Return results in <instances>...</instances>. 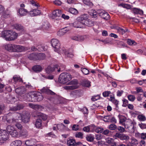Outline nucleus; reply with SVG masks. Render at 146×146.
Segmentation results:
<instances>
[{"mask_svg": "<svg viewBox=\"0 0 146 146\" xmlns=\"http://www.w3.org/2000/svg\"><path fill=\"white\" fill-rule=\"evenodd\" d=\"M113 139L112 138L110 137H108L106 139V142L110 144L112 142V141H113Z\"/></svg>", "mask_w": 146, "mask_h": 146, "instance_id": "338daca9", "label": "nucleus"}, {"mask_svg": "<svg viewBox=\"0 0 146 146\" xmlns=\"http://www.w3.org/2000/svg\"><path fill=\"white\" fill-rule=\"evenodd\" d=\"M85 25L88 26L89 27H91L94 25V23L91 20L88 19V18H87V19L86 21Z\"/></svg>", "mask_w": 146, "mask_h": 146, "instance_id": "37998d69", "label": "nucleus"}, {"mask_svg": "<svg viewBox=\"0 0 146 146\" xmlns=\"http://www.w3.org/2000/svg\"><path fill=\"white\" fill-rule=\"evenodd\" d=\"M27 11L25 9L20 8L19 10V13L21 16H24L27 15Z\"/></svg>", "mask_w": 146, "mask_h": 146, "instance_id": "c85d7f7f", "label": "nucleus"}, {"mask_svg": "<svg viewBox=\"0 0 146 146\" xmlns=\"http://www.w3.org/2000/svg\"><path fill=\"white\" fill-rule=\"evenodd\" d=\"M71 79V76L68 74L62 73L61 74L59 78L58 81L60 83L62 84H66Z\"/></svg>", "mask_w": 146, "mask_h": 146, "instance_id": "7ed1b4c3", "label": "nucleus"}, {"mask_svg": "<svg viewBox=\"0 0 146 146\" xmlns=\"http://www.w3.org/2000/svg\"><path fill=\"white\" fill-rule=\"evenodd\" d=\"M37 96L35 97V99L37 100V101H40L43 99V96L40 93H38Z\"/></svg>", "mask_w": 146, "mask_h": 146, "instance_id": "a18cd8bd", "label": "nucleus"}, {"mask_svg": "<svg viewBox=\"0 0 146 146\" xmlns=\"http://www.w3.org/2000/svg\"><path fill=\"white\" fill-rule=\"evenodd\" d=\"M40 28L44 32L48 33L50 30L51 26L47 21H44L42 22Z\"/></svg>", "mask_w": 146, "mask_h": 146, "instance_id": "0eeeda50", "label": "nucleus"}, {"mask_svg": "<svg viewBox=\"0 0 146 146\" xmlns=\"http://www.w3.org/2000/svg\"><path fill=\"white\" fill-rule=\"evenodd\" d=\"M90 129V132H92L95 131L96 126L92 124L89 125Z\"/></svg>", "mask_w": 146, "mask_h": 146, "instance_id": "8fccbe9b", "label": "nucleus"}, {"mask_svg": "<svg viewBox=\"0 0 146 146\" xmlns=\"http://www.w3.org/2000/svg\"><path fill=\"white\" fill-rule=\"evenodd\" d=\"M33 70L36 72H40L42 70V68L40 66L37 65L33 67Z\"/></svg>", "mask_w": 146, "mask_h": 146, "instance_id": "bb28decb", "label": "nucleus"}, {"mask_svg": "<svg viewBox=\"0 0 146 146\" xmlns=\"http://www.w3.org/2000/svg\"><path fill=\"white\" fill-rule=\"evenodd\" d=\"M13 79L14 80V81L15 82L17 81L20 82L22 80L21 79L17 76H14L13 77Z\"/></svg>", "mask_w": 146, "mask_h": 146, "instance_id": "052dcab7", "label": "nucleus"}, {"mask_svg": "<svg viewBox=\"0 0 146 146\" xmlns=\"http://www.w3.org/2000/svg\"><path fill=\"white\" fill-rule=\"evenodd\" d=\"M86 138L87 141L91 142L93 141L94 139V137L92 135H88L86 137Z\"/></svg>", "mask_w": 146, "mask_h": 146, "instance_id": "49530a36", "label": "nucleus"}, {"mask_svg": "<svg viewBox=\"0 0 146 146\" xmlns=\"http://www.w3.org/2000/svg\"><path fill=\"white\" fill-rule=\"evenodd\" d=\"M23 106L22 105H19L17 106L16 107H15L11 108V110L12 111H16L20 110L23 108Z\"/></svg>", "mask_w": 146, "mask_h": 146, "instance_id": "a19ab883", "label": "nucleus"}, {"mask_svg": "<svg viewBox=\"0 0 146 146\" xmlns=\"http://www.w3.org/2000/svg\"><path fill=\"white\" fill-rule=\"evenodd\" d=\"M13 28L19 31L23 32L24 31L23 27L20 24H15L13 25Z\"/></svg>", "mask_w": 146, "mask_h": 146, "instance_id": "4be33fe9", "label": "nucleus"}, {"mask_svg": "<svg viewBox=\"0 0 146 146\" xmlns=\"http://www.w3.org/2000/svg\"><path fill=\"white\" fill-rule=\"evenodd\" d=\"M56 126L57 129L59 131H64V127H65V125L63 123L58 124L56 125Z\"/></svg>", "mask_w": 146, "mask_h": 146, "instance_id": "ea45409f", "label": "nucleus"}, {"mask_svg": "<svg viewBox=\"0 0 146 146\" xmlns=\"http://www.w3.org/2000/svg\"><path fill=\"white\" fill-rule=\"evenodd\" d=\"M103 129L101 127H96L95 130V131L97 133H101L103 132Z\"/></svg>", "mask_w": 146, "mask_h": 146, "instance_id": "680f3d73", "label": "nucleus"}, {"mask_svg": "<svg viewBox=\"0 0 146 146\" xmlns=\"http://www.w3.org/2000/svg\"><path fill=\"white\" fill-rule=\"evenodd\" d=\"M68 31V30L65 29L60 30L57 33V35L59 36H61L64 35Z\"/></svg>", "mask_w": 146, "mask_h": 146, "instance_id": "393cba45", "label": "nucleus"}, {"mask_svg": "<svg viewBox=\"0 0 146 146\" xmlns=\"http://www.w3.org/2000/svg\"><path fill=\"white\" fill-rule=\"evenodd\" d=\"M81 23L77 20V18L75 22L71 24L70 25L76 28H82L84 27L82 25Z\"/></svg>", "mask_w": 146, "mask_h": 146, "instance_id": "f3484780", "label": "nucleus"}, {"mask_svg": "<svg viewBox=\"0 0 146 146\" xmlns=\"http://www.w3.org/2000/svg\"><path fill=\"white\" fill-rule=\"evenodd\" d=\"M60 68L59 66L56 65L54 66H48L46 69V72L48 74L50 73L56 71V70L58 72H60Z\"/></svg>", "mask_w": 146, "mask_h": 146, "instance_id": "1a4fd4ad", "label": "nucleus"}, {"mask_svg": "<svg viewBox=\"0 0 146 146\" xmlns=\"http://www.w3.org/2000/svg\"><path fill=\"white\" fill-rule=\"evenodd\" d=\"M54 51L57 52L60 54H63V55L66 54L67 50L66 49L63 47H60L59 46V48L56 49H54Z\"/></svg>", "mask_w": 146, "mask_h": 146, "instance_id": "2eb2a0df", "label": "nucleus"}, {"mask_svg": "<svg viewBox=\"0 0 146 146\" xmlns=\"http://www.w3.org/2000/svg\"><path fill=\"white\" fill-rule=\"evenodd\" d=\"M67 84L70 85L66 86L64 87V88L66 90L75 89L78 87V82L77 80H72L68 82Z\"/></svg>", "mask_w": 146, "mask_h": 146, "instance_id": "20e7f679", "label": "nucleus"}, {"mask_svg": "<svg viewBox=\"0 0 146 146\" xmlns=\"http://www.w3.org/2000/svg\"><path fill=\"white\" fill-rule=\"evenodd\" d=\"M88 16L86 15H84L77 18V20L80 22L81 24L83 26L86 23V21L87 19Z\"/></svg>", "mask_w": 146, "mask_h": 146, "instance_id": "4468645a", "label": "nucleus"}, {"mask_svg": "<svg viewBox=\"0 0 146 146\" xmlns=\"http://www.w3.org/2000/svg\"><path fill=\"white\" fill-rule=\"evenodd\" d=\"M117 127L116 125L114 124H112L109 125V128L111 130H115Z\"/></svg>", "mask_w": 146, "mask_h": 146, "instance_id": "5fc2aeb1", "label": "nucleus"}, {"mask_svg": "<svg viewBox=\"0 0 146 146\" xmlns=\"http://www.w3.org/2000/svg\"><path fill=\"white\" fill-rule=\"evenodd\" d=\"M118 117L119 120V123L123 125V124H124L127 119L124 116L120 115H119Z\"/></svg>", "mask_w": 146, "mask_h": 146, "instance_id": "aec40b11", "label": "nucleus"}, {"mask_svg": "<svg viewBox=\"0 0 146 146\" xmlns=\"http://www.w3.org/2000/svg\"><path fill=\"white\" fill-rule=\"evenodd\" d=\"M119 5L128 9H130L131 8L130 5L127 4L121 3Z\"/></svg>", "mask_w": 146, "mask_h": 146, "instance_id": "09e8293b", "label": "nucleus"}, {"mask_svg": "<svg viewBox=\"0 0 146 146\" xmlns=\"http://www.w3.org/2000/svg\"><path fill=\"white\" fill-rule=\"evenodd\" d=\"M75 143V140L73 139H68L67 143L68 146H74Z\"/></svg>", "mask_w": 146, "mask_h": 146, "instance_id": "7c9ffc66", "label": "nucleus"}, {"mask_svg": "<svg viewBox=\"0 0 146 146\" xmlns=\"http://www.w3.org/2000/svg\"><path fill=\"white\" fill-rule=\"evenodd\" d=\"M1 36L7 41H12L17 38L18 34L11 30H5L2 32Z\"/></svg>", "mask_w": 146, "mask_h": 146, "instance_id": "f257e3e1", "label": "nucleus"}, {"mask_svg": "<svg viewBox=\"0 0 146 146\" xmlns=\"http://www.w3.org/2000/svg\"><path fill=\"white\" fill-rule=\"evenodd\" d=\"M111 118V116L110 115L105 116L104 117V120L105 121H108V120Z\"/></svg>", "mask_w": 146, "mask_h": 146, "instance_id": "774afa93", "label": "nucleus"}, {"mask_svg": "<svg viewBox=\"0 0 146 146\" xmlns=\"http://www.w3.org/2000/svg\"><path fill=\"white\" fill-rule=\"evenodd\" d=\"M35 142L32 139H31L26 141L25 142V144L28 146H33L35 144Z\"/></svg>", "mask_w": 146, "mask_h": 146, "instance_id": "72a5a7b5", "label": "nucleus"}, {"mask_svg": "<svg viewBox=\"0 0 146 146\" xmlns=\"http://www.w3.org/2000/svg\"><path fill=\"white\" fill-rule=\"evenodd\" d=\"M31 4L33 6L36 8H38L39 6L38 3L35 2L34 1H31Z\"/></svg>", "mask_w": 146, "mask_h": 146, "instance_id": "e2e57ef3", "label": "nucleus"}, {"mask_svg": "<svg viewBox=\"0 0 146 146\" xmlns=\"http://www.w3.org/2000/svg\"><path fill=\"white\" fill-rule=\"evenodd\" d=\"M125 127H123L119 126L117 128L118 130L121 132H126V131L125 130Z\"/></svg>", "mask_w": 146, "mask_h": 146, "instance_id": "4d7b16f0", "label": "nucleus"}, {"mask_svg": "<svg viewBox=\"0 0 146 146\" xmlns=\"http://www.w3.org/2000/svg\"><path fill=\"white\" fill-rule=\"evenodd\" d=\"M13 52H20L23 51L24 50V47L13 44Z\"/></svg>", "mask_w": 146, "mask_h": 146, "instance_id": "f8f14e48", "label": "nucleus"}, {"mask_svg": "<svg viewBox=\"0 0 146 146\" xmlns=\"http://www.w3.org/2000/svg\"><path fill=\"white\" fill-rule=\"evenodd\" d=\"M3 47L5 50L10 52H13V44H6L4 45Z\"/></svg>", "mask_w": 146, "mask_h": 146, "instance_id": "6ab92c4d", "label": "nucleus"}, {"mask_svg": "<svg viewBox=\"0 0 146 146\" xmlns=\"http://www.w3.org/2000/svg\"><path fill=\"white\" fill-rule=\"evenodd\" d=\"M29 106L31 108L34 109L36 110H37L39 111H40L43 109L42 107L41 106L34 105L31 103L29 104Z\"/></svg>", "mask_w": 146, "mask_h": 146, "instance_id": "412c9836", "label": "nucleus"}, {"mask_svg": "<svg viewBox=\"0 0 146 146\" xmlns=\"http://www.w3.org/2000/svg\"><path fill=\"white\" fill-rule=\"evenodd\" d=\"M37 115L44 120H46L47 118V116L46 115L41 113H39Z\"/></svg>", "mask_w": 146, "mask_h": 146, "instance_id": "c03bdc74", "label": "nucleus"}, {"mask_svg": "<svg viewBox=\"0 0 146 146\" xmlns=\"http://www.w3.org/2000/svg\"><path fill=\"white\" fill-rule=\"evenodd\" d=\"M110 98L109 100L113 103L115 105H117L118 104V101L115 99L114 96L113 95H110Z\"/></svg>", "mask_w": 146, "mask_h": 146, "instance_id": "473e14b6", "label": "nucleus"}, {"mask_svg": "<svg viewBox=\"0 0 146 146\" xmlns=\"http://www.w3.org/2000/svg\"><path fill=\"white\" fill-rule=\"evenodd\" d=\"M111 94V92L110 91H106L105 92H104L102 94L103 96L104 97H107V96H110V94Z\"/></svg>", "mask_w": 146, "mask_h": 146, "instance_id": "6e6d98bb", "label": "nucleus"}, {"mask_svg": "<svg viewBox=\"0 0 146 146\" xmlns=\"http://www.w3.org/2000/svg\"><path fill=\"white\" fill-rule=\"evenodd\" d=\"M22 142L20 140H15L13 141L11 144L10 146H21Z\"/></svg>", "mask_w": 146, "mask_h": 146, "instance_id": "a878e982", "label": "nucleus"}, {"mask_svg": "<svg viewBox=\"0 0 146 146\" xmlns=\"http://www.w3.org/2000/svg\"><path fill=\"white\" fill-rule=\"evenodd\" d=\"M137 118L139 120L141 121H145L146 119L145 116L143 115H138Z\"/></svg>", "mask_w": 146, "mask_h": 146, "instance_id": "de8ad7c7", "label": "nucleus"}, {"mask_svg": "<svg viewBox=\"0 0 146 146\" xmlns=\"http://www.w3.org/2000/svg\"><path fill=\"white\" fill-rule=\"evenodd\" d=\"M18 120L19 119L17 116V113H16V115L15 116L14 118H7V122L9 124L14 123L15 122H18Z\"/></svg>", "mask_w": 146, "mask_h": 146, "instance_id": "a211bd4d", "label": "nucleus"}, {"mask_svg": "<svg viewBox=\"0 0 146 146\" xmlns=\"http://www.w3.org/2000/svg\"><path fill=\"white\" fill-rule=\"evenodd\" d=\"M45 57V55L44 54L40 53L36 54V58L37 60H43Z\"/></svg>", "mask_w": 146, "mask_h": 146, "instance_id": "e433bc0d", "label": "nucleus"}, {"mask_svg": "<svg viewBox=\"0 0 146 146\" xmlns=\"http://www.w3.org/2000/svg\"><path fill=\"white\" fill-rule=\"evenodd\" d=\"M7 132L13 137H16L18 136V133L17 130L13 126L8 125L7 127Z\"/></svg>", "mask_w": 146, "mask_h": 146, "instance_id": "423d86ee", "label": "nucleus"}, {"mask_svg": "<svg viewBox=\"0 0 146 146\" xmlns=\"http://www.w3.org/2000/svg\"><path fill=\"white\" fill-rule=\"evenodd\" d=\"M82 85L85 87H89L91 86L90 82L88 80H84L83 81Z\"/></svg>", "mask_w": 146, "mask_h": 146, "instance_id": "4c0bfd02", "label": "nucleus"}, {"mask_svg": "<svg viewBox=\"0 0 146 146\" xmlns=\"http://www.w3.org/2000/svg\"><path fill=\"white\" fill-rule=\"evenodd\" d=\"M17 116L19 120H21L24 122L27 123L28 122L30 119V115L29 113H26L25 114L22 115L21 114L17 113Z\"/></svg>", "mask_w": 146, "mask_h": 146, "instance_id": "6e6552de", "label": "nucleus"}, {"mask_svg": "<svg viewBox=\"0 0 146 146\" xmlns=\"http://www.w3.org/2000/svg\"><path fill=\"white\" fill-rule=\"evenodd\" d=\"M98 14L102 18L107 20L110 18V16L108 13L103 10H98Z\"/></svg>", "mask_w": 146, "mask_h": 146, "instance_id": "9b49d317", "label": "nucleus"}, {"mask_svg": "<svg viewBox=\"0 0 146 146\" xmlns=\"http://www.w3.org/2000/svg\"><path fill=\"white\" fill-rule=\"evenodd\" d=\"M127 42L129 45L131 46L135 45L137 44L134 40L129 39L127 40Z\"/></svg>", "mask_w": 146, "mask_h": 146, "instance_id": "79ce46f5", "label": "nucleus"}, {"mask_svg": "<svg viewBox=\"0 0 146 146\" xmlns=\"http://www.w3.org/2000/svg\"><path fill=\"white\" fill-rule=\"evenodd\" d=\"M38 50L39 51H44V47L41 45H38L37 46Z\"/></svg>", "mask_w": 146, "mask_h": 146, "instance_id": "13d9d810", "label": "nucleus"}, {"mask_svg": "<svg viewBox=\"0 0 146 146\" xmlns=\"http://www.w3.org/2000/svg\"><path fill=\"white\" fill-rule=\"evenodd\" d=\"M114 136L116 137L119 138L122 140H125L126 141L128 140L130 137L127 135L125 134H121L119 133H116Z\"/></svg>", "mask_w": 146, "mask_h": 146, "instance_id": "9d476101", "label": "nucleus"}, {"mask_svg": "<svg viewBox=\"0 0 146 146\" xmlns=\"http://www.w3.org/2000/svg\"><path fill=\"white\" fill-rule=\"evenodd\" d=\"M132 10L133 13L135 14H140L141 15H142L143 14V11L142 10L139 9L133 8Z\"/></svg>", "mask_w": 146, "mask_h": 146, "instance_id": "b1692460", "label": "nucleus"}, {"mask_svg": "<svg viewBox=\"0 0 146 146\" xmlns=\"http://www.w3.org/2000/svg\"><path fill=\"white\" fill-rule=\"evenodd\" d=\"M117 31L119 34L123 35L125 33L126 31L123 29L119 27L117 28Z\"/></svg>", "mask_w": 146, "mask_h": 146, "instance_id": "603ef678", "label": "nucleus"}, {"mask_svg": "<svg viewBox=\"0 0 146 146\" xmlns=\"http://www.w3.org/2000/svg\"><path fill=\"white\" fill-rule=\"evenodd\" d=\"M69 12L71 13L76 15L78 13V11L76 9L73 8H70L69 9Z\"/></svg>", "mask_w": 146, "mask_h": 146, "instance_id": "c9c22d12", "label": "nucleus"}, {"mask_svg": "<svg viewBox=\"0 0 146 146\" xmlns=\"http://www.w3.org/2000/svg\"><path fill=\"white\" fill-rule=\"evenodd\" d=\"M131 142L132 144L134 145L137 144L138 143L137 140L134 138H132L131 139Z\"/></svg>", "mask_w": 146, "mask_h": 146, "instance_id": "bf43d9fd", "label": "nucleus"}, {"mask_svg": "<svg viewBox=\"0 0 146 146\" xmlns=\"http://www.w3.org/2000/svg\"><path fill=\"white\" fill-rule=\"evenodd\" d=\"M90 15L93 18H96L98 14V11L97 12L95 10H92L89 12Z\"/></svg>", "mask_w": 146, "mask_h": 146, "instance_id": "2f4dec72", "label": "nucleus"}, {"mask_svg": "<svg viewBox=\"0 0 146 146\" xmlns=\"http://www.w3.org/2000/svg\"><path fill=\"white\" fill-rule=\"evenodd\" d=\"M8 133L5 130L0 131V145L3 144L8 139Z\"/></svg>", "mask_w": 146, "mask_h": 146, "instance_id": "39448f33", "label": "nucleus"}, {"mask_svg": "<svg viewBox=\"0 0 146 146\" xmlns=\"http://www.w3.org/2000/svg\"><path fill=\"white\" fill-rule=\"evenodd\" d=\"M140 138L143 140L146 139V133H141Z\"/></svg>", "mask_w": 146, "mask_h": 146, "instance_id": "69168bd1", "label": "nucleus"}, {"mask_svg": "<svg viewBox=\"0 0 146 146\" xmlns=\"http://www.w3.org/2000/svg\"><path fill=\"white\" fill-rule=\"evenodd\" d=\"M62 13V12L61 10L56 9L52 13V15L55 17H59Z\"/></svg>", "mask_w": 146, "mask_h": 146, "instance_id": "cd10ccee", "label": "nucleus"}, {"mask_svg": "<svg viewBox=\"0 0 146 146\" xmlns=\"http://www.w3.org/2000/svg\"><path fill=\"white\" fill-rule=\"evenodd\" d=\"M81 70L82 73L85 75H88L89 74V71L87 69L85 68H82Z\"/></svg>", "mask_w": 146, "mask_h": 146, "instance_id": "3c124183", "label": "nucleus"}, {"mask_svg": "<svg viewBox=\"0 0 146 146\" xmlns=\"http://www.w3.org/2000/svg\"><path fill=\"white\" fill-rule=\"evenodd\" d=\"M51 43L52 46L54 49L59 48L60 45L59 41L55 38H53L51 40Z\"/></svg>", "mask_w": 146, "mask_h": 146, "instance_id": "ddd939ff", "label": "nucleus"}, {"mask_svg": "<svg viewBox=\"0 0 146 146\" xmlns=\"http://www.w3.org/2000/svg\"><path fill=\"white\" fill-rule=\"evenodd\" d=\"M136 124V123L134 120L128 119L124 123V124L123 125L128 132L132 133L135 131V126Z\"/></svg>", "mask_w": 146, "mask_h": 146, "instance_id": "f03ea898", "label": "nucleus"}, {"mask_svg": "<svg viewBox=\"0 0 146 146\" xmlns=\"http://www.w3.org/2000/svg\"><path fill=\"white\" fill-rule=\"evenodd\" d=\"M83 2L84 4L88 6H92L93 4L89 0H83Z\"/></svg>", "mask_w": 146, "mask_h": 146, "instance_id": "864d4df0", "label": "nucleus"}, {"mask_svg": "<svg viewBox=\"0 0 146 146\" xmlns=\"http://www.w3.org/2000/svg\"><path fill=\"white\" fill-rule=\"evenodd\" d=\"M28 58L30 60H37V58H36V54L35 53L30 54L28 56Z\"/></svg>", "mask_w": 146, "mask_h": 146, "instance_id": "f704fd0d", "label": "nucleus"}, {"mask_svg": "<svg viewBox=\"0 0 146 146\" xmlns=\"http://www.w3.org/2000/svg\"><path fill=\"white\" fill-rule=\"evenodd\" d=\"M40 91L42 93H45L48 94H51L53 95L54 94V93L51 91L50 90L48 89L46 87H44L42 89H41Z\"/></svg>", "mask_w": 146, "mask_h": 146, "instance_id": "5701e85b", "label": "nucleus"}, {"mask_svg": "<svg viewBox=\"0 0 146 146\" xmlns=\"http://www.w3.org/2000/svg\"><path fill=\"white\" fill-rule=\"evenodd\" d=\"M128 100L131 101H133L135 98V97L133 95H129L128 97Z\"/></svg>", "mask_w": 146, "mask_h": 146, "instance_id": "0e129e2a", "label": "nucleus"}, {"mask_svg": "<svg viewBox=\"0 0 146 146\" xmlns=\"http://www.w3.org/2000/svg\"><path fill=\"white\" fill-rule=\"evenodd\" d=\"M25 91V89L24 87L18 88L16 89L15 92L18 94H22Z\"/></svg>", "mask_w": 146, "mask_h": 146, "instance_id": "c756f323", "label": "nucleus"}, {"mask_svg": "<svg viewBox=\"0 0 146 146\" xmlns=\"http://www.w3.org/2000/svg\"><path fill=\"white\" fill-rule=\"evenodd\" d=\"M35 125L37 128H40L42 125L41 120L40 119H38L36 121Z\"/></svg>", "mask_w": 146, "mask_h": 146, "instance_id": "58836bf2", "label": "nucleus"}, {"mask_svg": "<svg viewBox=\"0 0 146 146\" xmlns=\"http://www.w3.org/2000/svg\"><path fill=\"white\" fill-rule=\"evenodd\" d=\"M29 13L31 16L34 17L40 15L41 11L38 9H33L29 11Z\"/></svg>", "mask_w": 146, "mask_h": 146, "instance_id": "dca6fc26", "label": "nucleus"}]
</instances>
